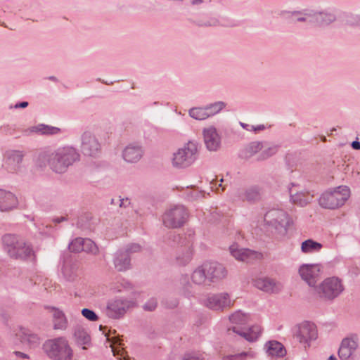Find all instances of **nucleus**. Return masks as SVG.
I'll use <instances>...</instances> for the list:
<instances>
[{
	"label": "nucleus",
	"mask_w": 360,
	"mask_h": 360,
	"mask_svg": "<svg viewBox=\"0 0 360 360\" xmlns=\"http://www.w3.org/2000/svg\"><path fill=\"white\" fill-rule=\"evenodd\" d=\"M314 13L312 22H316L319 26H328L337 20L335 13L331 11H317L314 10Z\"/></svg>",
	"instance_id": "24"
},
{
	"label": "nucleus",
	"mask_w": 360,
	"mask_h": 360,
	"mask_svg": "<svg viewBox=\"0 0 360 360\" xmlns=\"http://www.w3.org/2000/svg\"><path fill=\"white\" fill-rule=\"evenodd\" d=\"M23 340L27 342L31 347H36L40 343L39 337L32 333H26L24 334Z\"/></svg>",
	"instance_id": "44"
},
{
	"label": "nucleus",
	"mask_w": 360,
	"mask_h": 360,
	"mask_svg": "<svg viewBox=\"0 0 360 360\" xmlns=\"http://www.w3.org/2000/svg\"><path fill=\"white\" fill-rule=\"evenodd\" d=\"M323 245L312 239H307L301 244V250L303 253L310 254L319 252Z\"/></svg>",
	"instance_id": "35"
},
{
	"label": "nucleus",
	"mask_w": 360,
	"mask_h": 360,
	"mask_svg": "<svg viewBox=\"0 0 360 360\" xmlns=\"http://www.w3.org/2000/svg\"><path fill=\"white\" fill-rule=\"evenodd\" d=\"M227 276V271L223 264L217 262H206L198 266L191 274V279L198 286L210 285Z\"/></svg>",
	"instance_id": "2"
},
{
	"label": "nucleus",
	"mask_w": 360,
	"mask_h": 360,
	"mask_svg": "<svg viewBox=\"0 0 360 360\" xmlns=\"http://www.w3.org/2000/svg\"><path fill=\"white\" fill-rule=\"evenodd\" d=\"M171 239L174 243L180 245L175 257L178 265L184 266L187 265L193 258L192 243L186 236L179 234H173Z\"/></svg>",
	"instance_id": "9"
},
{
	"label": "nucleus",
	"mask_w": 360,
	"mask_h": 360,
	"mask_svg": "<svg viewBox=\"0 0 360 360\" xmlns=\"http://www.w3.org/2000/svg\"><path fill=\"white\" fill-rule=\"evenodd\" d=\"M231 323L236 324H245L248 322V317L240 311H236L229 316Z\"/></svg>",
	"instance_id": "40"
},
{
	"label": "nucleus",
	"mask_w": 360,
	"mask_h": 360,
	"mask_svg": "<svg viewBox=\"0 0 360 360\" xmlns=\"http://www.w3.org/2000/svg\"><path fill=\"white\" fill-rule=\"evenodd\" d=\"M68 220V218L66 217H56L53 219V222L55 224H59L63 221H65Z\"/></svg>",
	"instance_id": "54"
},
{
	"label": "nucleus",
	"mask_w": 360,
	"mask_h": 360,
	"mask_svg": "<svg viewBox=\"0 0 360 360\" xmlns=\"http://www.w3.org/2000/svg\"><path fill=\"white\" fill-rule=\"evenodd\" d=\"M345 22L352 27H360V14L348 13L345 17Z\"/></svg>",
	"instance_id": "45"
},
{
	"label": "nucleus",
	"mask_w": 360,
	"mask_h": 360,
	"mask_svg": "<svg viewBox=\"0 0 360 360\" xmlns=\"http://www.w3.org/2000/svg\"><path fill=\"white\" fill-rule=\"evenodd\" d=\"M84 245V250L82 251L86 252L87 253L92 254L94 255H96L99 252L98 248L96 245V243L89 238H85Z\"/></svg>",
	"instance_id": "42"
},
{
	"label": "nucleus",
	"mask_w": 360,
	"mask_h": 360,
	"mask_svg": "<svg viewBox=\"0 0 360 360\" xmlns=\"http://www.w3.org/2000/svg\"><path fill=\"white\" fill-rule=\"evenodd\" d=\"M140 250L141 246L139 244L133 243L129 245L124 251L127 252L130 255L131 253L138 252Z\"/></svg>",
	"instance_id": "52"
},
{
	"label": "nucleus",
	"mask_w": 360,
	"mask_h": 360,
	"mask_svg": "<svg viewBox=\"0 0 360 360\" xmlns=\"http://www.w3.org/2000/svg\"><path fill=\"white\" fill-rule=\"evenodd\" d=\"M78 269L77 264L66 262L62 269L63 275L67 281H73L78 276Z\"/></svg>",
	"instance_id": "34"
},
{
	"label": "nucleus",
	"mask_w": 360,
	"mask_h": 360,
	"mask_svg": "<svg viewBox=\"0 0 360 360\" xmlns=\"http://www.w3.org/2000/svg\"><path fill=\"white\" fill-rule=\"evenodd\" d=\"M231 255L237 260L250 262L259 256V253L248 248H240L238 244L229 247Z\"/></svg>",
	"instance_id": "20"
},
{
	"label": "nucleus",
	"mask_w": 360,
	"mask_h": 360,
	"mask_svg": "<svg viewBox=\"0 0 360 360\" xmlns=\"http://www.w3.org/2000/svg\"><path fill=\"white\" fill-rule=\"evenodd\" d=\"M254 354L252 352H243L235 355H232L231 356H227L224 359V360H233V359H243L245 357H252L253 358Z\"/></svg>",
	"instance_id": "50"
},
{
	"label": "nucleus",
	"mask_w": 360,
	"mask_h": 360,
	"mask_svg": "<svg viewBox=\"0 0 360 360\" xmlns=\"http://www.w3.org/2000/svg\"><path fill=\"white\" fill-rule=\"evenodd\" d=\"M110 204H112V205H115V202L114 199H111Z\"/></svg>",
	"instance_id": "63"
},
{
	"label": "nucleus",
	"mask_w": 360,
	"mask_h": 360,
	"mask_svg": "<svg viewBox=\"0 0 360 360\" xmlns=\"http://www.w3.org/2000/svg\"><path fill=\"white\" fill-rule=\"evenodd\" d=\"M218 186H219V187H221V191L224 190V187L222 186L221 183Z\"/></svg>",
	"instance_id": "64"
},
{
	"label": "nucleus",
	"mask_w": 360,
	"mask_h": 360,
	"mask_svg": "<svg viewBox=\"0 0 360 360\" xmlns=\"http://www.w3.org/2000/svg\"><path fill=\"white\" fill-rule=\"evenodd\" d=\"M317 330L316 326L309 321H304L296 325L293 328V337L304 347L310 346V342L317 338Z\"/></svg>",
	"instance_id": "10"
},
{
	"label": "nucleus",
	"mask_w": 360,
	"mask_h": 360,
	"mask_svg": "<svg viewBox=\"0 0 360 360\" xmlns=\"http://www.w3.org/2000/svg\"><path fill=\"white\" fill-rule=\"evenodd\" d=\"M277 146H273L268 147L267 148L263 150L261 153L257 156V160H264L271 156L274 155L277 152Z\"/></svg>",
	"instance_id": "46"
},
{
	"label": "nucleus",
	"mask_w": 360,
	"mask_h": 360,
	"mask_svg": "<svg viewBox=\"0 0 360 360\" xmlns=\"http://www.w3.org/2000/svg\"><path fill=\"white\" fill-rule=\"evenodd\" d=\"M81 140V150L84 155L95 157L100 153L101 143L91 132L84 131Z\"/></svg>",
	"instance_id": "16"
},
{
	"label": "nucleus",
	"mask_w": 360,
	"mask_h": 360,
	"mask_svg": "<svg viewBox=\"0 0 360 360\" xmlns=\"http://www.w3.org/2000/svg\"><path fill=\"white\" fill-rule=\"evenodd\" d=\"M22 247L18 249V252L20 254H25V259H27V257H29L30 256L32 255V254L33 253V250H32V248H31V246L27 244L25 240H24V245H22Z\"/></svg>",
	"instance_id": "51"
},
{
	"label": "nucleus",
	"mask_w": 360,
	"mask_h": 360,
	"mask_svg": "<svg viewBox=\"0 0 360 360\" xmlns=\"http://www.w3.org/2000/svg\"><path fill=\"white\" fill-rule=\"evenodd\" d=\"M27 106H28V102L23 101V102H20V103L15 104V108H25Z\"/></svg>",
	"instance_id": "56"
},
{
	"label": "nucleus",
	"mask_w": 360,
	"mask_h": 360,
	"mask_svg": "<svg viewBox=\"0 0 360 360\" xmlns=\"http://www.w3.org/2000/svg\"><path fill=\"white\" fill-rule=\"evenodd\" d=\"M349 188L341 186L333 191H326L319 198V204L322 207L335 209L344 205L349 197Z\"/></svg>",
	"instance_id": "5"
},
{
	"label": "nucleus",
	"mask_w": 360,
	"mask_h": 360,
	"mask_svg": "<svg viewBox=\"0 0 360 360\" xmlns=\"http://www.w3.org/2000/svg\"><path fill=\"white\" fill-rule=\"evenodd\" d=\"M80 155L72 146L60 147L55 150L41 152L37 158L36 165L41 169L49 166L58 174L65 173L68 167L79 160Z\"/></svg>",
	"instance_id": "1"
},
{
	"label": "nucleus",
	"mask_w": 360,
	"mask_h": 360,
	"mask_svg": "<svg viewBox=\"0 0 360 360\" xmlns=\"http://www.w3.org/2000/svg\"><path fill=\"white\" fill-rule=\"evenodd\" d=\"M193 284L189 281L187 275H182L179 278V286L178 287L179 294L188 299L194 297L195 292Z\"/></svg>",
	"instance_id": "28"
},
{
	"label": "nucleus",
	"mask_w": 360,
	"mask_h": 360,
	"mask_svg": "<svg viewBox=\"0 0 360 360\" xmlns=\"http://www.w3.org/2000/svg\"><path fill=\"white\" fill-rule=\"evenodd\" d=\"M266 353L269 356L283 357L286 351L283 345L277 341H269L265 345Z\"/></svg>",
	"instance_id": "33"
},
{
	"label": "nucleus",
	"mask_w": 360,
	"mask_h": 360,
	"mask_svg": "<svg viewBox=\"0 0 360 360\" xmlns=\"http://www.w3.org/2000/svg\"><path fill=\"white\" fill-rule=\"evenodd\" d=\"M251 127V129H252V131H262V130H264L265 129V126L264 124H259V125H257V126H250Z\"/></svg>",
	"instance_id": "55"
},
{
	"label": "nucleus",
	"mask_w": 360,
	"mask_h": 360,
	"mask_svg": "<svg viewBox=\"0 0 360 360\" xmlns=\"http://www.w3.org/2000/svg\"><path fill=\"white\" fill-rule=\"evenodd\" d=\"M109 342H111L110 347H112V352L114 356H123V349H118L115 347V345H122V340L119 336H115L112 338H107Z\"/></svg>",
	"instance_id": "41"
},
{
	"label": "nucleus",
	"mask_w": 360,
	"mask_h": 360,
	"mask_svg": "<svg viewBox=\"0 0 360 360\" xmlns=\"http://www.w3.org/2000/svg\"><path fill=\"white\" fill-rule=\"evenodd\" d=\"M265 224L273 232L283 236L287 233L288 226L290 224L288 214L280 209H272L264 214Z\"/></svg>",
	"instance_id": "4"
},
{
	"label": "nucleus",
	"mask_w": 360,
	"mask_h": 360,
	"mask_svg": "<svg viewBox=\"0 0 360 360\" xmlns=\"http://www.w3.org/2000/svg\"><path fill=\"white\" fill-rule=\"evenodd\" d=\"M13 354L17 356H19V357H22V358H28V356L25 354V353H22L21 352H18V351H15L13 352Z\"/></svg>",
	"instance_id": "58"
},
{
	"label": "nucleus",
	"mask_w": 360,
	"mask_h": 360,
	"mask_svg": "<svg viewBox=\"0 0 360 360\" xmlns=\"http://www.w3.org/2000/svg\"><path fill=\"white\" fill-rule=\"evenodd\" d=\"M4 249L9 257L15 259H25V254H20L18 249L24 245V240L13 234H6L2 237Z\"/></svg>",
	"instance_id": "14"
},
{
	"label": "nucleus",
	"mask_w": 360,
	"mask_h": 360,
	"mask_svg": "<svg viewBox=\"0 0 360 360\" xmlns=\"http://www.w3.org/2000/svg\"><path fill=\"white\" fill-rule=\"evenodd\" d=\"M82 315L90 321H96L98 320V315L93 311L87 308H84L82 311Z\"/></svg>",
	"instance_id": "48"
},
{
	"label": "nucleus",
	"mask_w": 360,
	"mask_h": 360,
	"mask_svg": "<svg viewBox=\"0 0 360 360\" xmlns=\"http://www.w3.org/2000/svg\"><path fill=\"white\" fill-rule=\"evenodd\" d=\"M358 347V342L354 338H344L338 350L341 360H353V355Z\"/></svg>",
	"instance_id": "18"
},
{
	"label": "nucleus",
	"mask_w": 360,
	"mask_h": 360,
	"mask_svg": "<svg viewBox=\"0 0 360 360\" xmlns=\"http://www.w3.org/2000/svg\"><path fill=\"white\" fill-rule=\"evenodd\" d=\"M239 198L248 202H256L261 199L262 189L258 186H251L238 193Z\"/></svg>",
	"instance_id": "26"
},
{
	"label": "nucleus",
	"mask_w": 360,
	"mask_h": 360,
	"mask_svg": "<svg viewBox=\"0 0 360 360\" xmlns=\"http://www.w3.org/2000/svg\"><path fill=\"white\" fill-rule=\"evenodd\" d=\"M158 306V301L155 298L149 299L143 306V309L147 311H154Z\"/></svg>",
	"instance_id": "49"
},
{
	"label": "nucleus",
	"mask_w": 360,
	"mask_h": 360,
	"mask_svg": "<svg viewBox=\"0 0 360 360\" xmlns=\"http://www.w3.org/2000/svg\"><path fill=\"white\" fill-rule=\"evenodd\" d=\"M60 129L58 127L39 124L36 126L29 127L24 131L25 135H30L33 133L43 135H53L59 133Z\"/></svg>",
	"instance_id": "27"
},
{
	"label": "nucleus",
	"mask_w": 360,
	"mask_h": 360,
	"mask_svg": "<svg viewBox=\"0 0 360 360\" xmlns=\"http://www.w3.org/2000/svg\"><path fill=\"white\" fill-rule=\"evenodd\" d=\"M26 153L20 150H8L4 154V169L10 174L23 172L22 162Z\"/></svg>",
	"instance_id": "11"
},
{
	"label": "nucleus",
	"mask_w": 360,
	"mask_h": 360,
	"mask_svg": "<svg viewBox=\"0 0 360 360\" xmlns=\"http://www.w3.org/2000/svg\"><path fill=\"white\" fill-rule=\"evenodd\" d=\"M135 306L133 300L128 299H115L108 303L106 314L108 317L117 319L122 317L129 309Z\"/></svg>",
	"instance_id": "13"
},
{
	"label": "nucleus",
	"mask_w": 360,
	"mask_h": 360,
	"mask_svg": "<svg viewBox=\"0 0 360 360\" xmlns=\"http://www.w3.org/2000/svg\"><path fill=\"white\" fill-rule=\"evenodd\" d=\"M343 290L342 281L337 277L327 278L316 288V292L319 297L327 300H334Z\"/></svg>",
	"instance_id": "8"
},
{
	"label": "nucleus",
	"mask_w": 360,
	"mask_h": 360,
	"mask_svg": "<svg viewBox=\"0 0 360 360\" xmlns=\"http://www.w3.org/2000/svg\"><path fill=\"white\" fill-rule=\"evenodd\" d=\"M352 147L355 150H359L360 149V142L357 141H354L352 143Z\"/></svg>",
	"instance_id": "57"
},
{
	"label": "nucleus",
	"mask_w": 360,
	"mask_h": 360,
	"mask_svg": "<svg viewBox=\"0 0 360 360\" xmlns=\"http://www.w3.org/2000/svg\"><path fill=\"white\" fill-rule=\"evenodd\" d=\"M123 158L128 162H136L143 155V150L140 146H129L123 151Z\"/></svg>",
	"instance_id": "30"
},
{
	"label": "nucleus",
	"mask_w": 360,
	"mask_h": 360,
	"mask_svg": "<svg viewBox=\"0 0 360 360\" xmlns=\"http://www.w3.org/2000/svg\"><path fill=\"white\" fill-rule=\"evenodd\" d=\"M84 238H77L69 244V250L72 252H80L84 250Z\"/></svg>",
	"instance_id": "43"
},
{
	"label": "nucleus",
	"mask_w": 360,
	"mask_h": 360,
	"mask_svg": "<svg viewBox=\"0 0 360 360\" xmlns=\"http://www.w3.org/2000/svg\"><path fill=\"white\" fill-rule=\"evenodd\" d=\"M225 103L222 101H217L206 105L205 109L209 117L219 112L224 108H225Z\"/></svg>",
	"instance_id": "37"
},
{
	"label": "nucleus",
	"mask_w": 360,
	"mask_h": 360,
	"mask_svg": "<svg viewBox=\"0 0 360 360\" xmlns=\"http://www.w3.org/2000/svg\"><path fill=\"white\" fill-rule=\"evenodd\" d=\"M43 349L51 360H72L73 356L68 341L63 337L46 340Z\"/></svg>",
	"instance_id": "3"
},
{
	"label": "nucleus",
	"mask_w": 360,
	"mask_h": 360,
	"mask_svg": "<svg viewBox=\"0 0 360 360\" xmlns=\"http://www.w3.org/2000/svg\"><path fill=\"white\" fill-rule=\"evenodd\" d=\"M278 15L290 23L297 24L312 22V17L314 13V10L305 8L293 11L281 10Z\"/></svg>",
	"instance_id": "12"
},
{
	"label": "nucleus",
	"mask_w": 360,
	"mask_h": 360,
	"mask_svg": "<svg viewBox=\"0 0 360 360\" xmlns=\"http://www.w3.org/2000/svg\"><path fill=\"white\" fill-rule=\"evenodd\" d=\"M231 330L243 337L249 342H254L257 340L262 331L261 328L259 326H253L251 328H249L246 331L238 330L236 327L229 328L228 330L230 331Z\"/></svg>",
	"instance_id": "32"
},
{
	"label": "nucleus",
	"mask_w": 360,
	"mask_h": 360,
	"mask_svg": "<svg viewBox=\"0 0 360 360\" xmlns=\"http://www.w3.org/2000/svg\"><path fill=\"white\" fill-rule=\"evenodd\" d=\"M234 301L231 300L227 292H219L209 296L205 302V305L214 311H224L233 305Z\"/></svg>",
	"instance_id": "15"
},
{
	"label": "nucleus",
	"mask_w": 360,
	"mask_h": 360,
	"mask_svg": "<svg viewBox=\"0 0 360 360\" xmlns=\"http://www.w3.org/2000/svg\"><path fill=\"white\" fill-rule=\"evenodd\" d=\"M49 79H50L51 81H53V82H57L58 81L57 78L56 77H54V76L49 77Z\"/></svg>",
	"instance_id": "61"
},
{
	"label": "nucleus",
	"mask_w": 360,
	"mask_h": 360,
	"mask_svg": "<svg viewBox=\"0 0 360 360\" xmlns=\"http://www.w3.org/2000/svg\"><path fill=\"white\" fill-rule=\"evenodd\" d=\"M131 204L130 200L129 198H122L120 200V207H128Z\"/></svg>",
	"instance_id": "53"
},
{
	"label": "nucleus",
	"mask_w": 360,
	"mask_h": 360,
	"mask_svg": "<svg viewBox=\"0 0 360 360\" xmlns=\"http://www.w3.org/2000/svg\"><path fill=\"white\" fill-rule=\"evenodd\" d=\"M113 263L118 271H127L131 266L130 255L124 250H119L115 255Z\"/></svg>",
	"instance_id": "25"
},
{
	"label": "nucleus",
	"mask_w": 360,
	"mask_h": 360,
	"mask_svg": "<svg viewBox=\"0 0 360 360\" xmlns=\"http://www.w3.org/2000/svg\"><path fill=\"white\" fill-rule=\"evenodd\" d=\"M18 205V198L13 193L0 188V212H11L15 209Z\"/></svg>",
	"instance_id": "19"
},
{
	"label": "nucleus",
	"mask_w": 360,
	"mask_h": 360,
	"mask_svg": "<svg viewBox=\"0 0 360 360\" xmlns=\"http://www.w3.org/2000/svg\"><path fill=\"white\" fill-rule=\"evenodd\" d=\"M188 20L193 23L194 25H197L198 27H216L219 25V21L214 18H211L207 20H193L192 19H188Z\"/></svg>",
	"instance_id": "38"
},
{
	"label": "nucleus",
	"mask_w": 360,
	"mask_h": 360,
	"mask_svg": "<svg viewBox=\"0 0 360 360\" xmlns=\"http://www.w3.org/2000/svg\"><path fill=\"white\" fill-rule=\"evenodd\" d=\"M263 148V143L252 141L245 146L239 153V157L244 160H248Z\"/></svg>",
	"instance_id": "29"
},
{
	"label": "nucleus",
	"mask_w": 360,
	"mask_h": 360,
	"mask_svg": "<svg viewBox=\"0 0 360 360\" xmlns=\"http://www.w3.org/2000/svg\"><path fill=\"white\" fill-rule=\"evenodd\" d=\"M203 3V0H191V4L193 6L200 5Z\"/></svg>",
	"instance_id": "59"
},
{
	"label": "nucleus",
	"mask_w": 360,
	"mask_h": 360,
	"mask_svg": "<svg viewBox=\"0 0 360 360\" xmlns=\"http://www.w3.org/2000/svg\"><path fill=\"white\" fill-rule=\"evenodd\" d=\"M240 125L243 129H245L248 131H252V129H251V127H250L251 125H250L248 124L240 123Z\"/></svg>",
	"instance_id": "60"
},
{
	"label": "nucleus",
	"mask_w": 360,
	"mask_h": 360,
	"mask_svg": "<svg viewBox=\"0 0 360 360\" xmlns=\"http://www.w3.org/2000/svg\"><path fill=\"white\" fill-rule=\"evenodd\" d=\"M203 354L199 352H187L181 357V360H204Z\"/></svg>",
	"instance_id": "47"
},
{
	"label": "nucleus",
	"mask_w": 360,
	"mask_h": 360,
	"mask_svg": "<svg viewBox=\"0 0 360 360\" xmlns=\"http://www.w3.org/2000/svg\"><path fill=\"white\" fill-rule=\"evenodd\" d=\"M328 360H338V359L334 355H331L329 356Z\"/></svg>",
	"instance_id": "62"
},
{
	"label": "nucleus",
	"mask_w": 360,
	"mask_h": 360,
	"mask_svg": "<svg viewBox=\"0 0 360 360\" xmlns=\"http://www.w3.org/2000/svg\"><path fill=\"white\" fill-rule=\"evenodd\" d=\"M321 267L319 264H302L299 269L300 276L309 285L314 286L319 276Z\"/></svg>",
	"instance_id": "17"
},
{
	"label": "nucleus",
	"mask_w": 360,
	"mask_h": 360,
	"mask_svg": "<svg viewBox=\"0 0 360 360\" xmlns=\"http://www.w3.org/2000/svg\"><path fill=\"white\" fill-rule=\"evenodd\" d=\"M204 142L210 151H217L221 146V138L214 127H210L203 131Z\"/></svg>",
	"instance_id": "21"
},
{
	"label": "nucleus",
	"mask_w": 360,
	"mask_h": 360,
	"mask_svg": "<svg viewBox=\"0 0 360 360\" xmlns=\"http://www.w3.org/2000/svg\"><path fill=\"white\" fill-rule=\"evenodd\" d=\"M188 217V212L184 206L176 205L165 212L162 222L167 228L178 229L186 223Z\"/></svg>",
	"instance_id": "7"
},
{
	"label": "nucleus",
	"mask_w": 360,
	"mask_h": 360,
	"mask_svg": "<svg viewBox=\"0 0 360 360\" xmlns=\"http://www.w3.org/2000/svg\"><path fill=\"white\" fill-rule=\"evenodd\" d=\"M290 200L294 204L299 206L304 207L309 203L313 198L314 195L310 194L309 192H295L294 193L292 189H290Z\"/></svg>",
	"instance_id": "31"
},
{
	"label": "nucleus",
	"mask_w": 360,
	"mask_h": 360,
	"mask_svg": "<svg viewBox=\"0 0 360 360\" xmlns=\"http://www.w3.org/2000/svg\"><path fill=\"white\" fill-rule=\"evenodd\" d=\"M198 158V147L193 142H188L173 155L172 165L176 168L191 166Z\"/></svg>",
	"instance_id": "6"
},
{
	"label": "nucleus",
	"mask_w": 360,
	"mask_h": 360,
	"mask_svg": "<svg viewBox=\"0 0 360 360\" xmlns=\"http://www.w3.org/2000/svg\"><path fill=\"white\" fill-rule=\"evenodd\" d=\"M255 286L266 292L277 293L283 288V285L269 278H259L254 281Z\"/></svg>",
	"instance_id": "22"
},
{
	"label": "nucleus",
	"mask_w": 360,
	"mask_h": 360,
	"mask_svg": "<svg viewBox=\"0 0 360 360\" xmlns=\"http://www.w3.org/2000/svg\"><path fill=\"white\" fill-rule=\"evenodd\" d=\"M189 115L198 120H204L208 118L205 108H193L189 110Z\"/></svg>",
	"instance_id": "39"
},
{
	"label": "nucleus",
	"mask_w": 360,
	"mask_h": 360,
	"mask_svg": "<svg viewBox=\"0 0 360 360\" xmlns=\"http://www.w3.org/2000/svg\"><path fill=\"white\" fill-rule=\"evenodd\" d=\"M75 338L77 344L79 345H83L82 349H86V347L84 345H89L91 342V337L86 330L81 327H77L75 330Z\"/></svg>",
	"instance_id": "36"
},
{
	"label": "nucleus",
	"mask_w": 360,
	"mask_h": 360,
	"mask_svg": "<svg viewBox=\"0 0 360 360\" xmlns=\"http://www.w3.org/2000/svg\"><path fill=\"white\" fill-rule=\"evenodd\" d=\"M52 313V321L55 330H65L68 327V321L64 312L54 307H46Z\"/></svg>",
	"instance_id": "23"
}]
</instances>
